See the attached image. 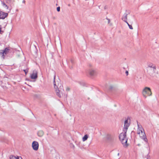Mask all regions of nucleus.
Returning <instances> with one entry per match:
<instances>
[{
    "label": "nucleus",
    "instance_id": "1",
    "mask_svg": "<svg viewBox=\"0 0 159 159\" xmlns=\"http://www.w3.org/2000/svg\"><path fill=\"white\" fill-rule=\"evenodd\" d=\"M137 125H138V129H137V133L139 135L140 137L144 141L148 143V139L146 136L144 132H143V129L141 125H140L138 121H137Z\"/></svg>",
    "mask_w": 159,
    "mask_h": 159
},
{
    "label": "nucleus",
    "instance_id": "2",
    "mask_svg": "<svg viewBox=\"0 0 159 159\" xmlns=\"http://www.w3.org/2000/svg\"><path fill=\"white\" fill-rule=\"evenodd\" d=\"M147 71L148 74L151 77L156 78L157 77V75H158V72L157 70L156 66L153 68H148Z\"/></svg>",
    "mask_w": 159,
    "mask_h": 159
},
{
    "label": "nucleus",
    "instance_id": "3",
    "mask_svg": "<svg viewBox=\"0 0 159 159\" xmlns=\"http://www.w3.org/2000/svg\"><path fill=\"white\" fill-rule=\"evenodd\" d=\"M126 131H123L119 135V138L123 144L126 145L127 142V139L126 137Z\"/></svg>",
    "mask_w": 159,
    "mask_h": 159
},
{
    "label": "nucleus",
    "instance_id": "4",
    "mask_svg": "<svg viewBox=\"0 0 159 159\" xmlns=\"http://www.w3.org/2000/svg\"><path fill=\"white\" fill-rule=\"evenodd\" d=\"M142 94L143 97L145 98H147L146 95L148 96L152 95V93L151 91V89L150 88L146 87L143 90Z\"/></svg>",
    "mask_w": 159,
    "mask_h": 159
},
{
    "label": "nucleus",
    "instance_id": "5",
    "mask_svg": "<svg viewBox=\"0 0 159 159\" xmlns=\"http://www.w3.org/2000/svg\"><path fill=\"white\" fill-rule=\"evenodd\" d=\"M56 75H55L54 76V79H53V84L54 85V87L55 89V91L56 92L57 95L59 98H61V94L60 93V91L58 89V86H59V84H58V85L56 84V82L55 81V78H56Z\"/></svg>",
    "mask_w": 159,
    "mask_h": 159
},
{
    "label": "nucleus",
    "instance_id": "6",
    "mask_svg": "<svg viewBox=\"0 0 159 159\" xmlns=\"http://www.w3.org/2000/svg\"><path fill=\"white\" fill-rule=\"evenodd\" d=\"M10 50L11 49H9V48H6L4 50H1L0 51V54L2 56V57L4 59V54H7L9 52Z\"/></svg>",
    "mask_w": 159,
    "mask_h": 159
},
{
    "label": "nucleus",
    "instance_id": "7",
    "mask_svg": "<svg viewBox=\"0 0 159 159\" xmlns=\"http://www.w3.org/2000/svg\"><path fill=\"white\" fill-rule=\"evenodd\" d=\"M130 125V122H128V118L126 119L124 122V125L123 129V131L127 132V129Z\"/></svg>",
    "mask_w": 159,
    "mask_h": 159
},
{
    "label": "nucleus",
    "instance_id": "8",
    "mask_svg": "<svg viewBox=\"0 0 159 159\" xmlns=\"http://www.w3.org/2000/svg\"><path fill=\"white\" fill-rule=\"evenodd\" d=\"M32 146L34 150L35 151L37 150L38 149L39 147L38 143L36 141H33L32 143Z\"/></svg>",
    "mask_w": 159,
    "mask_h": 159
},
{
    "label": "nucleus",
    "instance_id": "9",
    "mask_svg": "<svg viewBox=\"0 0 159 159\" xmlns=\"http://www.w3.org/2000/svg\"><path fill=\"white\" fill-rule=\"evenodd\" d=\"M38 77V72L36 70H34L31 75L30 78L32 79H35Z\"/></svg>",
    "mask_w": 159,
    "mask_h": 159
},
{
    "label": "nucleus",
    "instance_id": "10",
    "mask_svg": "<svg viewBox=\"0 0 159 159\" xmlns=\"http://www.w3.org/2000/svg\"><path fill=\"white\" fill-rule=\"evenodd\" d=\"M89 73L90 76H93L97 75L96 71L92 69H90L89 71Z\"/></svg>",
    "mask_w": 159,
    "mask_h": 159
},
{
    "label": "nucleus",
    "instance_id": "11",
    "mask_svg": "<svg viewBox=\"0 0 159 159\" xmlns=\"http://www.w3.org/2000/svg\"><path fill=\"white\" fill-rule=\"evenodd\" d=\"M8 15L7 13L0 11V19H4Z\"/></svg>",
    "mask_w": 159,
    "mask_h": 159
},
{
    "label": "nucleus",
    "instance_id": "12",
    "mask_svg": "<svg viewBox=\"0 0 159 159\" xmlns=\"http://www.w3.org/2000/svg\"><path fill=\"white\" fill-rule=\"evenodd\" d=\"M127 15L128 14L126 12H125L123 15L122 17V20L126 23H127Z\"/></svg>",
    "mask_w": 159,
    "mask_h": 159
},
{
    "label": "nucleus",
    "instance_id": "13",
    "mask_svg": "<svg viewBox=\"0 0 159 159\" xmlns=\"http://www.w3.org/2000/svg\"><path fill=\"white\" fill-rule=\"evenodd\" d=\"M44 132L42 130H39L37 133V134L39 137H41L44 134Z\"/></svg>",
    "mask_w": 159,
    "mask_h": 159
},
{
    "label": "nucleus",
    "instance_id": "14",
    "mask_svg": "<svg viewBox=\"0 0 159 159\" xmlns=\"http://www.w3.org/2000/svg\"><path fill=\"white\" fill-rule=\"evenodd\" d=\"M113 136L110 134H108L107 136V138L108 140H111L113 138Z\"/></svg>",
    "mask_w": 159,
    "mask_h": 159
},
{
    "label": "nucleus",
    "instance_id": "15",
    "mask_svg": "<svg viewBox=\"0 0 159 159\" xmlns=\"http://www.w3.org/2000/svg\"><path fill=\"white\" fill-rule=\"evenodd\" d=\"M148 68H153L154 67L156 66L155 65L152 64V63H148Z\"/></svg>",
    "mask_w": 159,
    "mask_h": 159
},
{
    "label": "nucleus",
    "instance_id": "16",
    "mask_svg": "<svg viewBox=\"0 0 159 159\" xmlns=\"http://www.w3.org/2000/svg\"><path fill=\"white\" fill-rule=\"evenodd\" d=\"M2 4L4 7H6L7 9H8V7L7 5H6L4 2L2 1Z\"/></svg>",
    "mask_w": 159,
    "mask_h": 159
},
{
    "label": "nucleus",
    "instance_id": "17",
    "mask_svg": "<svg viewBox=\"0 0 159 159\" xmlns=\"http://www.w3.org/2000/svg\"><path fill=\"white\" fill-rule=\"evenodd\" d=\"M88 136L87 134H85L84 135V136L83 137V141H86V140H87V139L88 138Z\"/></svg>",
    "mask_w": 159,
    "mask_h": 159
},
{
    "label": "nucleus",
    "instance_id": "18",
    "mask_svg": "<svg viewBox=\"0 0 159 159\" xmlns=\"http://www.w3.org/2000/svg\"><path fill=\"white\" fill-rule=\"evenodd\" d=\"M10 159H16V156L13 155H11L9 157Z\"/></svg>",
    "mask_w": 159,
    "mask_h": 159
},
{
    "label": "nucleus",
    "instance_id": "19",
    "mask_svg": "<svg viewBox=\"0 0 159 159\" xmlns=\"http://www.w3.org/2000/svg\"><path fill=\"white\" fill-rule=\"evenodd\" d=\"M8 4H10L11 3V0H4Z\"/></svg>",
    "mask_w": 159,
    "mask_h": 159
},
{
    "label": "nucleus",
    "instance_id": "20",
    "mask_svg": "<svg viewBox=\"0 0 159 159\" xmlns=\"http://www.w3.org/2000/svg\"><path fill=\"white\" fill-rule=\"evenodd\" d=\"M126 23L128 25V26L129 27V29H130L132 30L133 29V28L132 26V25H129V23H128V22H127V23Z\"/></svg>",
    "mask_w": 159,
    "mask_h": 159
},
{
    "label": "nucleus",
    "instance_id": "21",
    "mask_svg": "<svg viewBox=\"0 0 159 159\" xmlns=\"http://www.w3.org/2000/svg\"><path fill=\"white\" fill-rule=\"evenodd\" d=\"M21 158H22L21 157L17 156H16V159H21Z\"/></svg>",
    "mask_w": 159,
    "mask_h": 159
},
{
    "label": "nucleus",
    "instance_id": "22",
    "mask_svg": "<svg viewBox=\"0 0 159 159\" xmlns=\"http://www.w3.org/2000/svg\"><path fill=\"white\" fill-rule=\"evenodd\" d=\"M60 7H58L57 8V11L58 12H59L60 11Z\"/></svg>",
    "mask_w": 159,
    "mask_h": 159
},
{
    "label": "nucleus",
    "instance_id": "23",
    "mask_svg": "<svg viewBox=\"0 0 159 159\" xmlns=\"http://www.w3.org/2000/svg\"><path fill=\"white\" fill-rule=\"evenodd\" d=\"M113 88V87L111 86H110L109 88V90H111Z\"/></svg>",
    "mask_w": 159,
    "mask_h": 159
},
{
    "label": "nucleus",
    "instance_id": "24",
    "mask_svg": "<svg viewBox=\"0 0 159 159\" xmlns=\"http://www.w3.org/2000/svg\"><path fill=\"white\" fill-rule=\"evenodd\" d=\"M23 71L25 72V73L26 74L28 72V70H24Z\"/></svg>",
    "mask_w": 159,
    "mask_h": 159
},
{
    "label": "nucleus",
    "instance_id": "25",
    "mask_svg": "<svg viewBox=\"0 0 159 159\" xmlns=\"http://www.w3.org/2000/svg\"><path fill=\"white\" fill-rule=\"evenodd\" d=\"M2 26L1 25H0V33L2 32H3V31H1Z\"/></svg>",
    "mask_w": 159,
    "mask_h": 159
},
{
    "label": "nucleus",
    "instance_id": "26",
    "mask_svg": "<svg viewBox=\"0 0 159 159\" xmlns=\"http://www.w3.org/2000/svg\"><path fill=\"white\" fill-rule=\"evenodd\" d=\"M125 74H126V75H128V71L127 70V71H125Z\"/></svg>",
    "mask_w": 159,
    "mask_h": 159
},
{
    "label": "nucleus",
    "instance_id": "27",
    "mask_svg": "<svg viewBox=\"0 0 159 159\" xmlns=\"http://www.w3.org/2000/svg\"><path fill=\"white\" fill-rule=\"evenodd\" d=\"M107 19L108 20V23H109L110 22V20L109 19L107 18Z\"/></svg>",
    "mask_w": 159,
    "mask_h": 159
},
{
    "label": "nucleus",
    "instance_id": "28",
    "mask_svg": "<svg viewBox=\"0 0 159 159\" xmlns=\"http://www.w3.org/2000/svg\"><path fill=\"white\" fill-rule=\"evenodd\" d=\"M70 90V89L69 88H67L66 89V90L67 91H69V90Z\"/></svg>",
    "mask_w": 159,
    "mask_h": 159
},
{
    "label": "nucleus",
    "instance_id": "29",
    "mask_svg": "<svg viewBox=\"0 0 159 159\" xmlns=\"http://www.w3.org/2000/svg\"><path fill=\"white\" fill-rule=\"evenodd\" d=\"M22 2H23V3H25V0H23V1Z\"/></svg>",
    "mask_w": 159,
    "mask_h": 159
},
{
    "label": "nucleus",
    "instance_id": "30",
    "mask_svg": "<svg viewBox=\"0 0 159 159\" xmlns=\"http://www.w3.org/2000/svg\"><path fill=\"white\" fill-rule=\"evenodd\" d=\"M89 66L90 67L92 66L90 64H89Z\"/></svg>",
    "mask_w": 159,
    "mask_h": 159
},
{
    "label": "nucleus",
    "instance_id": "31",
    "mask_svg": "<svg viewBox=\"0 0 159 159\" xmlns=\"http://www.w3.org/2000/svg\"><path fill=\"white\" fill-rule=\"evenodd\" d=\"M125 11H126V12H127V11L126 10Z\"/></svg>",
    "mask_w": 159,
    "mask_h": 159
}]
</instances>
